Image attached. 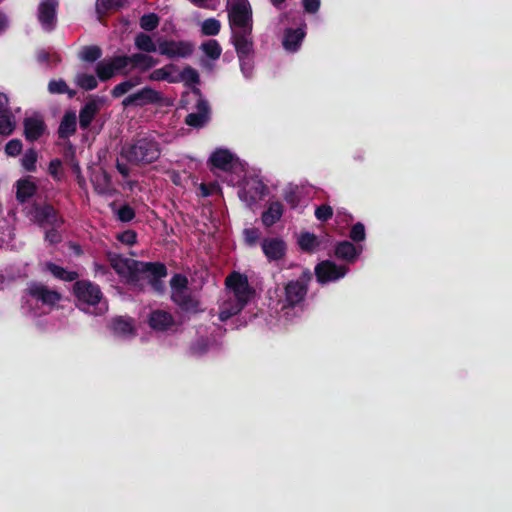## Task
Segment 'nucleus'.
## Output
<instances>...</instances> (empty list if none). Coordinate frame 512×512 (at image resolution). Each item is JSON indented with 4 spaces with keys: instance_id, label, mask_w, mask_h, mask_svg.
<instances>
[{
    "instance_id": "nucleus-33",
    "label": "nucleus",
    "mask_w": 512,
    "mask_h": 512,
    "mask_svg": "<svg viewBox=\"0 0 512 512\" xmlns=\"http://www.w3.org/2000/svg\"><path fill=\"white\" fill-rule=\"evenodd\" d=\"M298 244L302 250L312 252L318 248L320 242L316 235L305 232L299 236Z\"/></svg>"
},
{
    "instance_id": "nucleus-26",
    "label": "nucleus",
    "mask_w": 512,
    "mask_h": 512,
    "mask_svg": "<svg viewBox=\"0 0 512 512\" xmlns=\"http://www.w3.org/2000/svg\"><path fill=\"white\" fill-rule=\"evenodd\" d=\"M24 127L26 138L31 141L38 139L44 131V123L37 117L25 119Z\"/></svg>"
},
{
    "instance_id": "nucleus-31",
    "label": "nucleus",
    "mask_w": 512,
    "mask_h": 512,
    "mask_svg": "<svg viewBox=\"0 0 512 512\" xmlns=\"http://www.w3.org/2000/svg\"><path fill=\"white\" fill-rule=\"evenodd\" d=\"M76 120L77 117L75 112L65 113L59 126L60 137H68L75 132Z\"/></svg>"
},
{
    "instance_id": "nucleus-24",
    "label": "nucleus",
    "mask_w": 512,
    "mask_h": 512,
    "mask_svg": "<svg viewBox=\"0 0 512 512\" xmlns=\"http://www.w3.org/2000/svg\"><path fill=\"white\" fill-rule=\"evenodd\" d=\"M17 199L21 202L32 197L37 189L36 183L32 177H26L17 181Z\"/></svg>"
},
{
    "instance_id": "nucleus-46",
    "label": "nucleus",
    "mask_w": 512,
    "mask_h": 512,
    "mask_svg": "<svg viewBox=\"0 0 512 512\" xmlns=\"http://www.w3.org/2000/svg\"><path fill=\"white\" fill-rule=\"evenodd\" d=\"M126 0H97L98 11L116 9L122 7Z\"/></svg>"
},
{
    "instance_id": "nucleus-30",
    "label": "nucleus",
    "mask_w": 512,
    "mask_h": 512,
    "mask_svg": "<svg viewBox=\"0 0 512 512\" xmlns=\"http://www.w3.org/2000/svg\"><path fill=\"white\" fill-rule=\"evenodd\" d=\"M134 44L138 50L146 53H152L158 50V41L155 42L150 35L145 33L136 35Z\"/></svg>"
},
{
    "instance_id": "nucleus-15",
    "label": "nucleus",
    "mask_w": 512,
    "mask_h": 512,
    "mask_svg": "<svg viewBox=\"0 0 512 512\" xmlns=\"http://www.w3.org/2000/svg\"><path fill=\"white\" fill-rule=\"evenodd\" d=\"M161 100V94L157 92L156 90L145 87L141 90H139L136 93H133L129 96H127L122 104L125 107L136 105V106H143L149 103H155Z\"/></svg>"
},
{
    "instance_id": "nucleus-9",
    "label": "nucleus",
    "mask_w": 512,
    "mask_h": 512,
    "mask_svg": "<svg viewBox=\"0 0 512 512\" xmlns=\"http://www.w3.org/2000/svg\"><path fill=\"white\" fill-rule=\"evenodd\" d=\"M309 276L304 274L300 279L290 281L285 287V303L283 309L293 307L303 301L307 293Z\"/></svg>"
},
{
    "instance_id": "nucleus-36",
    "label": "nucleus",
    "mask_w": 512,
    "mask_h": 512,
    "mask_svg": "<svg viewBox=\"0 0 512 512\" xmlns=\"http://www.w3.org/2000/svg\"><path fill=\"white\" fill-rule=\"evenodd\" d=\"M221 23L215 18H208L201 24V32L206 36H215L220 32Z\"/></svg>"
},
{
    "instance_id": "nucleus-51",
    "label": "nucleus",
    "mask_w": 512,
    "mask_h": 512,
    "mask_svg": "<svg viewBox=\"0 0 512 512\" xmlns=\"http://www.w3.org/2000/svg\"><path fill=\"white\" fill-rule=\"evenodd\" d=\"M22 144L19 140H10L5 147V152L9 156H16L21 152Z\"/></svg>"
},
{
    "instance_id": "nucleus-2",
    "label": "nucleus",
    "mask_w": 512,
    "mask_h": 512,
    "mask_svg": "<svg viewBox=\"0 0 512 512\" xmlns=\"http://www.w3.org/2000/svg\"><path fill=\"white\" fill-rule=\"evenodd\" d=\"M225 286V295L219 305L221 321H226L241 312L254 294L248 278L239 272H233L227 276Z\"/></svg>"
},
{
    "instance_id": "nucleus-48",
    "label": "nucleus",
    "mask_w": 512,
    "mask_h": 512,
    "mask_svg": "<svg viewBox=\"0 0 512 512\" xmlns=\"http://www.w3.org/2000/svg\"><path fill=\"white\" fill-rule=\"evenodd\" d=\"M243 235H244L245 242L248 245L252 246V245L256 244V242L258 241V239L260 237V232L256 228H246L243 231Z\"/></svg>"
},
{
    "instance_id": "nucleus-42",
    "label": "nucleus",
    "mask_w": 512,
    "mask_h": 512,
    "mask_svg": "<svg viewBox=\"0 0 512 512\" xmlns=\"http://www.w3.org/2000/svg\"><path fill=\"white\" fill-rule=\"evenodd\" d=\"M159 24V18L157 15L151 13V14H145L140 19V26L142 29L146 31H152L154 30Z\"/></svg>"
},
{
    "instance_id": "nucleus-10",
    "label": "nucleus",
    "mask_w": 512,
    "mask_h": 512,
    "mask_svg": "<svg viewBox=\"0 0 512 512\" xmlns=\"http://www.w3.org/2000/svg\"><path fill=\"white\" fill-rule=\"evenodd\" d=\"M266 187L263 182L257 178H249L244 182L239 191L240 199L248 206L259 202L265 195Z\"/></svg>"
},
{
    "instance_id": "nucleus-39",
    "label": "nucleus",
    "mask_w": 512,
    "mask_h": 512,
    "mask_svg": "<svg viewBox=\"0 0 512 512\" xmlns=\"http://www.w3.org/2000/svg\"><path fill=\"white\" fill-rule=\"evenodd\" d=\"M140 83V79H129L116 85L112 90V95L115 98L121 97L122 95L129 92L132 88Z\"/></svg>"
},
{
    "instance_id": "nucleus-32",
    "label": "nucleus",
    "mask_w": 512,
    "mask_h": 512,
    "mask_svg": "<svg viewBox=\"0 0 512 512\" xmlns=\"http://www.w3.org/2000/svg\"><path fill=\"white\" fill-rule=\"evenodd\" d=\"M33 217L40 224H52L55 220V211L53 207L49 205L36 207L34 209Z\"/></svg>"
},
{
    "instance_id": "nucleus-19",
    "label": "nucleus",
    "mask_w": 512,
    "mask_h": 512,
    "mask_svg": "<svg viewBox=\"0 0 512 512\" xmlns=\"http://www.w3.org/2000/svg\"><path fill=\"white\" fill-rule=\"evenodd\" d=\"M306 35L305 25L297 29H287L283 37V47L288 52H296Z\"/></svg>"
},
{
    "instance_id": "nucleus-37",
    "label": "nucleus",
    "mask_w": 512,
    "mask_h": 512,
    "mask_svg": "<svg viewBox=\"0 0 512 512\" xmlns=\"http://www.w3.org/2000/svg\"><path fill=\"white\" fill-rule=\"evenodd\" d=\"M202 51L209 58L216 60L220 57L222 49L216 40H208L201 45Z\"/></svg>"
},
{
    "instance_id": "nucleus-63",
    "label": "nucleus",
    "mask_w": 512,
    "mask_h": 512,
    "mask_svg": "<svg viewBox=\"0 0 512 512\" xmlns=\"http://www.w3.org/2000/svg\"><path fill=\"white\" fill-rule=\"evenodd\" d=\"M191 3H193L194 5H197V6H204V3L207 1V0H189Z\"/></svg>"
},
{
    "instance_id": "nucleus-5",
    "label": "nucleus",
    "mask_w": 512,
    "mask_h": 512,
    "mask_svg": "<svg viewBox=\"0 0 512 512\" xmlns=\"http://www.w3.org/2000/svg\"><path fill=\"white\" fill-rule=\"evenodd\" d=\"M187 278L182 275H175L171 279L172 299L182 309L186 311H196L198 308V300L191 295L187 287Z\"/></svg>"
},
{
    "instance_id": "nucleus-25",
    "label": "nucleus",
    "mask_w": 512,
    "mask_h": 512,
    "mask_svg": "<svg viewBox=\"0 0 512 512\" xmlns=\"http://www.w3.org/2000/svg\"><path fill=\"white\" fill-rule=\"evenodd\" d=\"M91 181L95 190L100 194H110L113 190L110 176L104 170L95 172Z\"/></svg>"
},
{
    "instance_id": "nucleus-1",
    "label": "nucleus",
    "mask_w": 512,
    "mask_h": 512,
    "mask_svg": "<svg viewBox=\"0 0 512 512\" xmlns=\"http://www.w3.org/2000/svg\"><path fill=\"white\" fill-rule=\"evenodd\" d=\"M108 260L116 273L128 282L147 278L156 291H162L163 285L159 279L166 276L163 264L137 262L115 253H108Z\"/></svg>"
},
{
    "instance_id": "nucleus-27",
    "label": "nucleus",
    "mask_w": 512,
    "mask_h": 512,
    "mask_svg": "<svg viewBox=\"0 0 512 512\" xmlns=\"http://www.w3.org/2000/svg\"><path fill=\"white\" fill-rule=\"evenodd\" d=\"M283 214V205L278 202H271L268 209L262 214V222L265 226L270 227L280 220Z\"/></svg>"
},
{
    "instance_id": "nucleus-52",
    "label": "nucleus",
    "mask_w": 512,
    "mask_h": 512,
    "mask_svg": "<svg viewBox=\"0 0 512 512\" xmlns=\"http://www.w3.org/2000/svg\"><path fill=\"white\" fill-rule=\"evenodd\" d=\"M239 59H240L241 71H242L243 75L246 78H249L252 75V69H253L251 59L249 58V56L239 58Z\"/></svg>"
},
{
    "instance_id": "nucleus-34",
    "label": "nucleus",
    "mask_w": 512,
    "mask_h": 512,
    "mask_svg": "<svg viewBox=\"0 0 512 512\" xmlns=\"http://www.w3.org/2000/svg\"><path fill=\"white\" fill-rule=\"evenodd\" d=\"M45 267L56 278H59V279L65 280V281H73L78 276L76 272L66 271L62 267L55 265L53 263H46Z\"/></svg>"
},
{
    "instance_id": "nucleus-8",
    "label": "nucleus",
    "mask_w": 512,
    "mask_h": 512,
    "mask_svg": "<svg viewBox=\"0 0 512 512\" xmlns=\"http://www.w3.org/2000/svg\"><path fill=\"white\" fill-rule=\"evenodd\" d=\"M194 51V45L189 41H176L158 38V52L170 59L186 58Z\"/></svg>"
},
{
    "instance_id": "nucleus-40",
    "label": "nucleus",
    "mask_w": 512,
    "mask_h": 512,
    "mask_svg": "<svg viewBox=\"0 0 512 512\" xmlns=\"http://www.w3.org/2000/svg\"><path fill=\"white\" fill-rule=\"evenodd\" d=\"M15 128V122L9 111L0 113V134L10 135Z\"/></svg>"
},
{
    "instance_id": "nucleus-44",
    "label": "nucleus",
    "mask_w": 512,
    "mask_h": 512,
    "mask_svg": "<svg viewBox=\"0 0 512 512\" xmlns=\"http://www.w3.org/2000/svg\"><path fill=\"white\" fill-rule=\"evenodd\" d=\"M21 161H22V166L27 171H34L36 168L37 153L34 150L30 149L25 152Z\"/></svg>"
},
{
    "instance_id": "nucleus-64",
    "label": "nucleus",
    "mask_w": 512,
    "mask_h": 512,
    "mask_svg": "<svg viewBox=\"0 0 512 512\" xmlns=\"http://www.w3.org/2000/svg\"><path fill=\"white\" fill-rule=\"evenodd\" d=\"M275 7H280L286 0H270Z\"/></svg>"
},
{
    "instance_id": "nucleus-6",
    "label": "nucleus",
    "mask_w": 512,
    "mask_h": 512,
    "mask_svg": "<svg viewBox=\"0 0 512 512\" xmlns=\"http://www.w3.org/2000/svg\"><path fill=\"white\" fill-rule=\"evenodd\" d=\"M231 29L252 26V9L248 0H227Z\"/></svg>"
},
{
    "instance_id": "nucleus-16",
    "label": "nucleus",
    "mask_w": 512,
    "mask_h": 512,
    "mask_svg": "<svg viewBox=\"0 0 512 512\" xmlns=\"http://www.w3.org/2000/svg\"><path fill=\"white\" fill-rule=\"evenodd\" d=\"M56 0H44L39 5V21L45 30H52L56 23Z\"/></svg>"
},
{
    "instance_id": "nucleus-22",
    "label": "nucleus",
    "mask_w": 512,
    "mask_h": 512,
    "mask_svg": "<svg viewBox=\"0 0 512 512\" xmlns=\"http://www.w3.org/2000/svg\"><path fill=\"white\" fill-rule=\"evenodd\" d=\"M110 328L115 335L122 338L132 336L135 330L132 320L121 316L111 321Z\"/></svg>"
},
{
    "instance_id": "nucleus-58",
    "label": "nucleus",
    "mask_w": 512,
    "mask_h": 512,
    "mask_svg": "<svg viewBox=\"0 0 512 512\" xmlns=\"http://www.w3.org/2000/svg\"><path fill=\"white\" fill-rule=\"evenodd\" d=\"M46 239L50 243H56V242L59 241L60 236L58 235V233L55 230H51V231L46 233Z\"/></svg>"
},
{
    "instance_id": "nucleus-43",
    "label": "nucleus",
    "mask_w": 512,
    "mask_h": 512,
    "mask_svg": "<svg viewBox=\"0 0 512 512\" xmlns=\"http://www.w3.org/2000/svg\"><path fill=\"white\" fill-rule=\"evenodd\" d=\"M179 82L184 81L188 84H194L199 81L197 71L191 67H186L182 72L178 71Z\"/></svg>"
},
{
    "instance_id": "nucleus-4",
    "label": "nucleus",
    "mask_w": 512,
    "mask_h": 512,
    "mask_svg": "<svg viewBox=\"0 0 512 512\" xmlns=\"http://www.w3.org/2000/svg\"><path fill=\"white\" fill-rule=\"evenodd\" d=\"M123 155L131 163H151L159 158L160 148L153 138L143 137L124 149Z\"/></svg>"
},
{
    "instance_id": "nucleus-45",
    "label": "nucleus",
    "mask_w": 512,
    "mask_h": 512,
    "mask_svg": "<svg viewBox=\"0 0 512 512\" xmlns=\"http://www.w3.org/2000/svg\"><path fill=\"white\" fill-rule=\"evenodd\" d=\"M214 346H216L215 341L208 342V341H204L201 339L192 345L191 351L195 355H202V354L206 353L207 351H209Z\"/></svg>"
},
{
    "instance_id": "nucleus-13",
    "label": "nucleus",
    "mask_w": 512,
    "mask_h": 512,
    "mask_svg": "<svg viewBox=\"0 0 512 512\" xmlns=\"http://www.w3.org/2000/svg\"><path fill=\"white\" fill-rule=\"evenodd\" d=\"M129 64L128 56H117L97 64L96 72L100 80H108L120 73Z\"/></svg>"
},
{
    "instance_id": "nucleus-49",
    "label": "nucleus",
    "mask_w": 512,
    "mask_h": 512,
    "mask_svg": "<svg viewBox=\"0 0 512 512\" xmlns=\"http://www.w3.org/2000/svg\"><path fill=\"white\" fill-rule=\"evenodd\" d=\"M333 215V210L329 205H322L316 208L315 216L320 221H327Z\"/></svg>"
},
{
    "instance_id": "nucleus-23",
    "label": "nucleus",
    "mask_w": 512,
    "mask_h": 512,
    "mask_svg": "<svg viewBox=\"0 0 512 512\" xmlns=\"http://www.w3.org/2000/svg\"><path fill=\"white\" fill-rule=\"evenodd\" d=\"M149 324L154 330L164 331L172 326L173 318L166 311L156 310L151 313Z\"/></svg>"
},
{
    "instance_id": "nucleus-62",
    "label": "nucleus",
    "mask_w": 512,
    "mask_h": 512,
    "mask_svg": "<svg viewBox=\"0 0 512 512\" xmlns=\"http://www.w3.org/2000/svg\"><path fill=\"white\" fill-rule=\"evenodd\" d=\"M37 58L40 62H46L48 61V58H49V54L48 52H45V51H40L38 52L37 54Z\"/></svg>"
},
{
    "instance_id": "nucleus-3",
    "label": "nucleus",
    "mask_w": 512,
    "mask_h": 512,
    "mask_svg": "<svg viewBox=\"0 0 512 512\" xmlns=\"http://www.w3.org/2000/svg\"><path fill=\"white\" fill-rule=\"evenodd\" d=\"M73 291L77 299V306L84 312L101 315L108 310V305L102 298L100 288L88 281H78Z\"/></svg>"
},
{
    "instance_id": "nucleus-21",
    "label": "nucleus",
    "mask_w": 512,
    "mask_h": 512,
    "mask_svg": "<svg viewBox=\"0 0 512 512\" xmlns=\"http://www.w3.org/2000/svg\"><path fill=\"white\" fill-rule=\"evenodd\" d=\"M148 79L150 81H167L169 83L179 82L178 69L174 64H167L161 68L153 70Z\"/></svg>"
},
{
    "instance_id": "nucleus-54",
    "label": "nucleus",
    "mask_w": 512,
    "mask_h": 512,
    "mask_svg": "<svg viewBox=\"0 0 512 512\" xmlns=\"http://www.w3.org/2000/svg\"><path fill=\"white\" fill-rule=\"evenodd\" d=\"M134 217V211L129 206H123L118 210V218L121 221L128 222Z\"/></svg>"
},
{
    "instance_id": "nucleus-47",
    "label": "nucleus",
    "mask_w": 512,
    "mask_h": 512,
    "mask_svg": "<svg viewBox=\"0 0 512 512\" xmlns=\"http://www.w3.org/2000/svg\"><path fill=\"white\" fill-rule=\"evenodd\" d=\"M365 227L362 223H356L350 231V238L353 241L359 242L365 239Z\"/></svg>"
},
{
    "instance_id": "nucleus-14",
    "label": "nucleus",
    "mask_w": 512,
    "mask_h": 512,
    "mask_svg": "<svg viewBox=\"0 0 512 512\" xmlns=\"http://www.w3.org/2000/svg\"><path fill=\"white\" fill-rule=\"evenodd\" d=\"M213 167L228 171L239 165V159L230 150L216 149L209 158Z\"/></svg>"
},
{
    "instance_id": "nucleus-57",
    "label": "nucleus",
    "mask_w": 512,
    "mask_h": 512,
    "mask_svg": "<svg viewBox=\"0 0 512 512\" xmlns=\"http://www.w3.org/2000/svg\"><path fill=\"white\" fill-rule=\"evenodd\" d=\"M200 190H201L202 196H210V195H213L216 192H218L219 186L217 184H210V185L201 184Z\"/></svg>"
},
{
    "instance_id": "nucleus-7",
    "label": "nucleus",
    "mask_w": 512,
    "mask_h": 512,
    "mask_svg": "<svg viewBox=\"0 0 512 512\" xmlns=\"http://www.w3.org/2000/svg\"><path fill=\"white\" fill-rule=\"evenodd\" d=\"M26 304L30 307L32 303H41L48 309L54 307L60 300L61 295L43 284L32 283L27 289Z\"/></svg>"
},
{
    "instance_id": "nucleus-17",
    "label": "nucleus",
    "mask_w": 512,
    "mask_h": 512,
    "mask_svg": "<svg viewBox=\"0 0 512 512\" xmlns=\"http://www.w3.org/2000/svg\"><path fill=\"white\" fill-rule=\"evenodd\" d=\"M104 104V98L94 97L84 105L79 115V123L81 128L86 129L90 125L95 115L100 111Z\"/></svg>"
},
{
    "instance_id": "nucleus-28",
    "label": "nucleus",
    "mask_w": 512,
    "mask_h": 512,
    "mask_svg": "<svg viewBox=\"0 0 512 512\" xmlns=\"http://www.w3.org/2000/svg\"><path fill=\"white\" fill-rule=\"evenodd\" d=\"M129 63H133V65L140 69L141 71H146L158 64V59L150 56L148 54L136 53L132 56H128Z\"/></svg>"
},
{
    "instance_id": "nucleus-20",
    "label": "nucleus",
    "mask_w": 512,
    "mask_h": 512,
    "mask_svg": "<svg viewBox=\"0 0 512 512\" xmlns=\"http://www.w3.org/2000/svg\"><path fill=\"white\" fill-rule=\"evenodd\" d=\"M209 119V106L208 103L199 98L197 100V112H193L187 115L186 124L189 126L199 128L204 126Z\"/></svg>"
},
{
    "instance_id": "nucleus-50",
    "label": "nucleus",
    "mask_w": 512,
    "mask_h": 512,
    "mask_svg": "<svg viewBox=\"0 0 512 512\" xmlns=\"http://www.w3.org/2000/svg\"><path fill=\"white\" fill-rule=\"evenodd\" d=\"M284 200L292 207L295 208L299 203V198L297 196L296 190L292 187L286 189L284 191Z\"/></svg>"
},
{
    "instance_id": "nucleus-53",
    "label": "nucleus",
    "mask_w": 512,
    "mask_h": 512,
    "mask_svg": "<svg viewBox=\"0 0 512 512\" xmlns=\"http://www.w3.org/2000/svg\"><path fill=\"white\" fill-rule=\"evenodd\" d=\"M117 238L120 242L127 245H132L136 242V234L131 230L118 234Z\"/></svg>"
},
{
    "instance_id": "nucleus-56",
    "label": "nucleus",
    "mask_w": 512,
    "mask_h": 512,
    "mask_svg": "<svg viewBox=\"0 0 512 512\" xmlns=\"http://www.w3.org/2000/svg\"><path fill=\"white\" fill-rule=\"evenodd\" d=\"M61 162L58 159L52 160L49 165V173L55 178H60Z\"/></svg>"
},
{
    "instance_id": "nucleus-61",
    "label": "nucleus",
    "mask_w": 512,
    "mask_h": 512,
    "mask_svg": "<svg viewBox=\"0 0 512 512\" xmlns=\"http://www.w3.org/2000/svg\"><path fill=\"white\" fill-rule=\"evenodd\" d=\"M117 169H118V171H119L123 176H128V175H129V169H128V167H127L126 165L118 163V164H117Z\"/></svg>"
},
{
    "instance_id": "nucleus-59",
    "label": "nucleus",
    "mask_w": 512,
    "mask_h": 512,
    "mask_svg": "<svg viewBox=\"0 0 512 512\" xmlns=\"http://www.w3.org/2000/svg\"><path fill=\"white\" fill-rule=\"evenodd\" d=\"M8 107V98L6 95L0 93V113L6 112Z\"/></svg>"
},
{
    "instance_id": "nucleus-35",
    "label": "nucleus",
    "mask_w": 512,
    "mask_h": 512,
    "mask_svg": "<svg viewBox=\"0 0 512 512\" xmlns=\"http://www.w3.org/2000/svg\"><path fill=\"white\" fill-rule=\"evenodd\" d=\"M75 82L80 88L85 90H93L97 87V79L93 74L77 73Z\"/></svg>"
},
{
    "instance_id": "nucleus-38",
    "label": "nucleus",
    "mask_w": 512,
    "mask_h": 512,
    "mask_svg": "<svg viewBox=\"0 0 512 512\" xmlns=\"http://www.w3.org/2000/svg\"><path fill=\"white\" fill-rule=\"evenodd\" d=\"M48 90L52 94H63L67 93L69 97H74L75 91L70 90L64 80H52L48 84Z\"/></svg>"
},
{
    "instance_id": "nucleus-41",
    "label": "nucleus",
    "mask_w": 512,
    "mask_h": 512,
    "mask_svg": "<svg viewBox=\"0 0 512 512\" xmlns=\"http://www.w3.org/2000/svg\"><path fill=\"white\" fill-rule=\"evenodd\" d=\"M101 56V50L97 46L84 47L80 53V58L87 62H94Z\"/></svg>"
},
{
    "instance_id": "nucleus-12",
    "label": "nucleus",
    "mask_w": 512,
    "mask_h": 512,
    "mask_svg": "<svg viewBox=\"0 0 512 512\" xmlns=\"http://www.w3.org/2000/svg\"><path fill=\"white\" fill-rule=\"evenodd\" d=\"M232 42L236 48L239 58L248 57L253 50L252 26L231 29Z\"/></svg>"
},
{
    "instance_id": "nucleus-55",
    "label": "nucleus",
    "mask_w": 512,
    "mask_h": 512,
    "mask_svg": "<svg viewBox=\"0 0 512 512\" xmlns=\"http://www.w3.org/2000/svg\"><path fill=\"white\" fill-rule=\"evenodd\" d=\"M303 6L306 12L316 13L320 7V0H303Z\"/></svg>"
},
{
    "instance_id": "nucleus-60",
    "label": "nucleus",
    "mask_w": 512,
    "mask_h": 512,
    "mask_svg": "<svg viewBox=\"0 0 512 512\" xmlns=\"http://www.w3.org/2000/svg\"><path fill=\"white\" fill-rule=\"evenodd\" d=\"M8 26L7 18L4 14H0V33L3 32Z\"/></svg>"
},
{
    "instance_id": "nucleus-18",
    "label": "nucleus",
    "mask_w": 512,
    "mask_h": 512,
    "mask_svg": "<svg viewBox=\"0 0 512 512\" xmlns=\"http://www.w3.org/2000/svg\"><path fill=\"white\" fill-rule=\"evenodd\" d=\"M262 251L268 260H279L286 252V244L280 238H266L262 241Z\"/></svg>"
},
{
    "instance_id": "nucleus-29",
    "label": "nucleus",
    "mask_w": 512,
    "mask_h": 512,
    "mask_svg": "<svg viewBox=\"0 0 512 512\" xmlns=\"http://www.w3.org/2000/svg\"><path fill=\"white\" fill-rule=\"evenodd\" d=\"M356 247L349 241L340 242L335 249V255L348 262H353L359 255Z\"/></svg>"
},
{
    "instance_id": "nucleus-11",
    "label": "nucleus",
    "mask_w": 512,
    "mask_h": 512,
    "mask_svg": "<svg viewBox=\"0 0 512 512\" xmlns=\"http://www.w3.org/2000/svg\"><path fill=\"white\" fill-rule=\"evenodd\" d=\"M348 269L342 265H336L330 260H325L315 267V274L320 283H328L343 278Z\"/></svg>"
}]
</instances>
